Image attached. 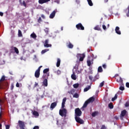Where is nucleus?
Instances as JSON below:
<instances>
[{
	"label": "nucleus",
	"mask_w": 129,
	"mask_h": 129,
	"mask_svg": "<svg viewBox=\"0 0 129 129\" xmlns=\"http://www.w3.org/2000/svg\"><path fill=\"white\" fill-rule=\"evenodd\" d=\"M94 100H95V98L93 97H90L89 99H88L87 100H86L82 108H86V107H87V105H88L89 103H90V102L92 103L93 102V101H94Z\"/></svg>",
	"instance_id": "1"
},
{
	"label": "nucleus",
	"mask_w": 129,
	"mask_h": 129,
	"mask_svg": "<svg viewBox=\"0 0 129 129\" xmlns=\"http://www.w3.org/2000/svg\"><path fill=\"white\" fill-rule=\"evenodd\" d=\"M59 113L61 116H64V117H66V116H67V110L66 108L60 109Z\"/></svg>",
	"instance_id": "2"
},
{
	"label": "nucleus",
	"mask_w": 129,
	"mask_h": 129,
	"mask_svg": "<svg viewBox=\"0 0 129 129\" xmlns=\"http://www.w3.org/2000/svg\"><path fill=\"white\" fill-rule=\"evenodd\" d=\"M75 116H81L82 114V111L79 108H77L75 110Z\"/></svg>",
	"instance_id": "3"
},
{
	"label": "nucleus",
	"mask_w": 129,
	"mask_h": 129,
	"mask_svg": "<svg viewBox=\"0 0 129 129\" xmlns=\"http://www.w3.org/2000/svg\"><path fill=\"white\" fill-rule=\"evenodd\" d=\"M43 67V66H40L38 69L35 72V77L36 78H39L40 77V71H41V69Z\"/></svg>",
	"instance_id": "4"
},
{
	"label": "nucleus",
	"mask_w": 129,
	"mask_h": 129,
	"mask_svg": "<svg viewBox=\"0 0 129 129\" xmlns=\"http://www.w3.org/2000/svg\"><path fill=\"white\" fill-rule=\"evenodd\" d=\"M75 118L76 121H77V122H78V123H80V124H83V123H84V121L81 118H80V117L75 116Z\"/></svg>",
	"instance_id": "5"
},
{
	"label": "nucleus",
	"mask_w": 129,
	"mask_h": 129,
	"mask_svg": "<svg viewBox=\"0 0 129 129\" xmlns=\"http://www.w3.org/2000/svg\"><path fill=\"white\" fill-rule=\"evenodd\" d=\"M77 58H79L80 57L79 61H80L81 62H82V61L84 60V58H85V54L84 53H83V54L79 53L77 55Z\"/></svg>",
	"instance_id": "6"
},
{
	"label": "nucleus",
	"mask_w": 129,
	"mask_h": 129,
	"mask_svg": "<svg viewBox=\"0 0 129 129\" xmlns=\"http://www.w3.org/2000/svg\"><path fill=\"white\" fill-rule=\"evenodd\" d=\"M18 124L20 129H25V122L22 120L18 121Z\"/></svg>",
	"instance_id": "7"
},
{
	"label": "nucleus",
	"mask_w": 129,
	"mask_h": 129,
	"mask_svg": "<svg viewBox=\"0 0 129 129\" xmlns=\"http://www.w3.org/2000/svg\"><path fill=\"white\" fill-rule=\"evenodd\" d=\"M76 28L77 30H81L82 31L84 30V26L82 25V24L79 23L76 25Z\"/></svg>",
	"instance_id": "8"
},
{
	"label": "nucleus",
	"mask_w": 129,
	"mask_h": 129,
	"mask_svg": "<svg viewBox=\"0 0 129 129\" xmlns=\"http://www.w3.org/2000/svg\"><path fill=\"white\" fill-rule=\"evenodd\" d=\"M48 43H49V39H46L44 44V47L45 48H49V47H52V44H48Z\"/></svg>",
	"instance_id": "9"
},
{
	"label": "nucleus",
	"mask_w": 129,
	"mask_h": 129,
	"mask_svg": "<svg viewBox=\"0 0 129 129\" xmlns=\"http://www.w3.org/2000/svg\"><path fill=\"white\" fill-rule=\"evenodd\" d=\"M126 114V110H123L121 112V114L120 115V118L123 119L124 116Z\"/></svg>",
	"instance_id": "10"
},
{
	"label": "nucleus",
	"mask_w": 129,
	"mask_h": 129,
	"mask_svg": "<svg viewBox=\"0 0 129 129\" xmlns=\"http://www.w3.org/2000/svg\"><path fill=\"white\" fill-rule=\"evenodd\" d=\"M57 106V102H54L53 103H52L50 105V109L51 110H53L55 107Z\"/></svg>",
	"instance_id": "11"
},
{
	"label": "nucleus",
	"mask_w": 129,
	"mask_h": 129,
	"mask_svg": "<svg viewBox=\"0 0 129 129\" xmlns=\"http://www.w3.org/2000/svg\"><path fill=\"white\" fill-rule=\"evenodd\" d=\"M115 33L118 35H121V32H120V30H119V27H118V26L115 27Z\"/></svg>",
	"instance_id": "12"
},
{
	"label": "nucleus",
	"mask_w": 129,
	"mask_h": 129,
	"mask_svg": "<svg viewBox=\"0 0 129 129\" xmlns=\"http://www.w3.org/2000/svg\"><path fill=\"white\" fill-rule=\"evenodd\" d=\"M42 84L43 86L47 87V86H48V79H45L42 82Z\"/></svg>",
	"instance_id": "13"
},
{
	"label": "nucleus",
	"mask_w": 129,
	"mask_h": 129,
	"mask_svg": "<svg viewBox=\"0 0 129 129\" xmlns=\"http://www.w3.org/2000/svg\"><path fill=\"white\" fill-rule=\"evenodd\" d=\"M116 81L118 82V83H120V84H122L123 80H122V79L120 77H118L116 79Z\"/></svg>",
	"instance_id": "14"
},
{
	"label": "nucleus",
	"mask_w": 129,
	"mask_h": 129,
	"mask_svg": "<svg viewBox=\"0 0 129 129\" xmlns=\"http://www.w3.org/2000/svg\"><path fill=\"white\" fill-rule=\"evenodd\" d=\"M55 15H56V11H53L50 15L49 18L50 19H54L55 17Z\"/></svg>",
	"instance_id": "15"
},
{
	"label": "nucleus",
	"mask_w": 129,
	"mask_h": 129,
	"mask_svg": "<svg viewBox=\"0 0 129 129\" xmlns=\"http://www.w3.org/2000/svg\"><path fill=\"white\" fill-rule=\"evenodd\" d=\"M67 100V99L66 98H64L62 99V102L61 103V108H64V107H65V103L66 102V100Z\"/></svg>",
	"instance_id": "16"
},
{
	"label": "nucleus",
	"mask_w": 129,
	"mask_h": 129,
	"mask_svg": "<svg viewBox=\"0 0 129 129\" xmlns=\"http://www.w3.org/2000/svg\"><path fill=\"white\" fill-rule=\"evenodd\" d=\"M51 0H39L38 3L40 4H45L46 3H48V2H50Z\"/></svg>",
	"instance_id": "17"
},
{
	"label": "nucleus",
	"mask_w": 129,
	"mask_h": 129,
	"mask_svg": "<svg viewBox=\"0 0 129 129\" xmlns=\"http://www.w3.org/2000/svg\"><path fill=\"white\" fill-rule=\"evenodd\" d=\"M98 79H99V74H97L96 76H95L93 80V82H95V81H96Z\"/></svg>",
	"instance_id": "18"
},
{
	"label": "nucleus",
	"mask_w": 129,
	"mask_h": 129,
	"mask_svg": "<svg viewBox=\"0 0 129 129\" xmlns=\"http://www.w3.org/2000/svg\"><path fill=\"white\" fill-rule=\"evenodd\" d=\"M94 29L96 30V31H101V28H100V26H99V25L96 26L94 28Z\"/></svg>",
	"instance_id": "19"
},
{
	"label": "nucleus",
	"mask_w": 129,
	"mask_h": 129,
	"mask_svg": "<svg viewBox=\"0 0 129 129\" xmlns=\"http://www.w3.org/2000/svg\"><path fill=\"white\" fill-rule=\"evenodd\" d=\"M60 63H61V60H60V58H57V62H56V67H60Z\"/></svg>",
	"instance_id": "20"
},
{
	"label": "nucleus",
	"mask_w": 129,
	"mask_h": 129,
	"mask_svg": "<svg viewBox=\"0 0 129 129\" xmlns=\"http://www.w3.org/2000/svg\"><path fill=\"white\" fill-rule=\"evenodd\" d=\"M90 88H91V86H88L87 87H86L84 89V92H86L87 91H88L90 89Z\"/></svg>",
	"instance_id": "21"
},
{
	"label": "nucleus",
	"mask_w": 129,
	"mask_h": 129,
	"mask_svg": "<svg viewBox=\"0 0 129 129\" xmlns=\"http://www.w3.org/2000/svg\"><path fill=\"white\" fill-rule=\"evenodd\" d=\"M30 37H31V38H33V39H36V38H37V35L35 33L33 32L30 35Z\"/></svg>",
	"instance_id": "22"
},
{
	"label": "nucleus",
	"mask_w": 129,
	"mask_h": 129,
	"mask_svg": "<svg viewBox=\"0 0 129 129\" xmlns=\"http://www.w3.org/2000/svg\"><path fill=\"white\" fill-rule=\"evenodd\" d=\"M88 2V5L90 6V7H92L93 6V3H92V1L91 0H87Z\"/></svg>",
	"instance_id": "23"
},
{
	"label": "nucleus",
	"mask_w": 129,
	"mask_h": 129,
	"mask_svg": "<svg viewBox=\"0 0 129 129\" xmlns=\"http://www.w3.org/2000/svg\"><path fill=\"white\" fill-rule=\"evenodd\" d=\"M98 114V111H95L92 113V116L93 117H95V116H96Z\"/></svg>",
	"instance_id": "24"
},
{
	"label": "nucleus",
	"mask_w": 129,
	"mask_h": 129,
	"mask_svg": "<svg viewBox=\"0 0 129 129\" xmlns=\"http://www.w3.org/2000/svg\"><path fill=\"white\" fill-rule=\"evenodd\" d=\"M33 115H34V116H39V113L37 112V111H34L33 112Z\"/></svg>",
	"instance_id": "25"
},
{
	"label": "nucleus",
	"mask_w": 129,
	"mask_h": 129,
	"mask_svg": "<svg viewBox=\"0 0 129 129\" xmlns=\"http://www.w3.org/2000/svg\"><path fill=\"white\" fill-rule=\"evenodd\" d=\"M15 48H16V47H14V46L11 47L10 51L11 53H15V51H15Z\"/></svg>",
	"instance_id": "26"
},
{
	"label": "nucleus",
	"mask_w": 129,
	"mask_h": 129,
	"mask_svg": "<svg viewBox=\"0 0 129 129\" xmlns=\"http://www.w3.org/2000/svg\"><path fill=\"white\" fill-rule=\"evenodd\" d=\"M117 99V94H116L114 97H113L111 99L112 101H114L116 99Z\"/></svg>",
	"instance_id": "27"
},
{
	"label": "nucleus",
	"mask_w": 129,
	"mask_h": 129,
	"mask_svg": "<svg viewBox=\"0 0 129 129\" xmlns=\"http://www.w3.org/2000/svg\"><path fill=\"white\" fill-rule=\"evenodd\" d=\"M6 80V76H3L1 79H0V82H2L3 81H5Z\"/></svg>",
	"instance_id": "28"
},
{
	"label": "nucleus",
	"mask_w": 129,
	"mask_h": 129,
	"mask_svg": "<svg viewBox=\"0 0 129 129\" xmlns=\"http://www.w3.org/2000/svg\"><path fill=\"white\" fill-rule=\"evenodd\" d=\"M103 70H102V67H99L98 68V72H102Z\"/></svg>",
	"instance_id": "29"
},
{
	"label": "nucleus",
	"mask_w": 129,
	"mask_h": 129,
	"mask_svg": "<svg viewBox=\"0 0 129 129\" xmlns=\"http://www.w3.org/2000/svg\"><path fill=\"white\" fill-rule=\"evenodd\" d=\"M18 37H23L22 31L20 30H18Z\"/></svg>",
	"instance_id": "30"
},
{
	"label": "nucleus",
	"mask_w": 129,
	"mask_h": 129,
	"mask_svg": "<svg viewBox=\"0 0 129 129\" xmlns=\"http://www.w3.org/2000/svg\"><path fill=\"white\" fill-rule=\"evenodd\" d=\"M44 32L46 34V35H48L49 34V28H46L44 29Z\"/></svg>",
	"instance_id": "31"
},
{
	"label": "nucleus",
	"mask_w": 129,
	"mask_h": 129,
	"mask_svg": "<svg viewBox=\"0 0 129 129\" xmlns=\"http://www.w3.org/2000/svg\"><path fill=\"white\" fill-rule=\"evenodd\" d=\"M72 79H73V80H76V75L75 74H72L71 75Z\"/></svg>",
	"instance_id": "32"
},
{
	"label": "nucleus",
	"mask_w": 129,
	"mask_h": 129,
	"mask_svg": "<svg viewBox=\"0 0 129 129\" xmlns=\"http://www.w3.org/2000/svg\"><path fill=\"white\" fill-rule=\"evenodd\" d=\"M16 53V54H19V49H18V48L16 47L14 48V53Z\"/></svg>",
	"instance_id": "33"
},
{
	"label": "nucleus",
	"mask_w": 129,
	"mask_h": 129,
	"mask_svg": "<svg viewBox=\"0 0 129 129\" xmlns=\"http://www.w3.org/2000/svg\"><path fill=\"white\" fill-rule=\"evenodd\" d=\"M48 51H49V49H45L44 50H42L41 51V54H45V53H46V52H48Z\"/></svg>",
	"instance_id": "34"
},
{
	"label": "nucleus",
	"mask_w": 129,
	"mask_h": 129,
	"mask_svg": "<svg viewBox=\"0 0 129 129\" xmlns=\"http://www.w3.org/2000/svg\"><path fill=\"white\" fill-rule=\"evenodd\" d=\"M68 47V48H70V49H72V48H73V44L70 42Z\"/></svg>",
	"instance_id": "35"
},
{
	"label": "nucleus",
	"mask_w": 129,
	"mask_h": 129,
	"mask_svg": "<svg viewBox=\"0 0 129 129\" xmlns=\"http://www.w3.org/2000/svg\"><path fill=\"white\" fill-rule=\"evenodd\" d=\"M73 97H74L75 98H78V97H79V95L78 94V93H76L73 95Z\"/></svg>",
	"instance_id": "36"
},
{
	"label": "nucleus",
	"mask_w": 129,
	"mask_h": 129,
	"mask_svg": "<svg viewBox=\"0 0 129 129\" xmlns=\"http://www.w3.org/2000/svg\"><path fill=\"white\" fill-rule=\"evenodd\" d=\"M108 107H109L110 109H112V108H113V105L112 104V103H109L108 104Z\"/></svg>",
	"instance_id": "37"
},
{
	"label": "nucleus",
	"mask_w": 129,
	"mask_h": 129,
	"mask_svg": "<svg viewBox=\"0 0 129 129\" xmlns=\"http://www.w3.org/2000/svg\"><path fill=\"white\" fill-rule=\"evenodd\" d=\"M74 88H78L79 87V84H75L73 85Z\"/></svg>",
	"instance_id": "38"
},
{
	"label": "nucleus",
	"mask_w": 129,
	"mask_h": 129,
	"mask_svg": "<svg viewBox=\"0 0 129 129\" xmlns=\"http://www.w3.org/2000/svg\"><path fill=\"white\" fill-rule=\"evenodd\" d=\"M87 65H88V66H89V67H90V66H91V61H90V60H88L87 61Z\"/></svg>",
	"instance_id": "39"
},
{
	"label": "nucleus",
	"mask_w": 129,
	"mask_h": 129,
	"mask_svg": "<svg viewBox=\"0 0 129 129\" xmlns=\"http://www.w3.org/2000/svg\"><path fill=\"white\" fill-rule=\"evenodd\" d=\"M49 69H45L43 70V73L44 74H46V73H48V72L49 71Z\"/></svg>",
	"instance_id": "40"
},
{
	"label": "nucleus",
	"mask_w": 129,
	"mask_h": 129,
	"mask_svg": "<svg viewBox=\"0 0 129 129\" xmlns=\"http://www.w3.org/2000/svg\"><path fill=\"white\" fill-rule=\"evenodd\" d=\"M37 21L39 24H41V22H43V20H42V18H41V17H39Z\"/></svg>",
	"instance_id": "41"
},
{
	"label": "nucleus",
	"mask_w": 129,
	"mask_h": 129,
	"mask_svg": "<svg viewBox=\"0 0 129 129\" xmlns=\"http://www.w3.org/2000/svg\"><path fill=\"white\" fill-rule=\"evenodd\" d=\"M104 85V81H103L100 84L99 87H102Z\"/></svg>",
	"instance_id": "42"
},
{
	"label": "nucleus",
	"mask_w": 129,
	"mask_h": 129,
	"mask_svg": "<svg viewBox=\"0 0 129 129\" xmlns=\"http://www.w3.org/2000/svg\"><path fill=\"white\" fill-rule=\"evenodd\" d=\"M89 79L90 81H93V80H92L93 79V77H92V76H89Z\"/></svg>",
	"instance_id": "43"
},
{
	"label": "nucleus",
	"mask_w": 129,
	"mask_h": 129,
	"mask_svg": "<svg viewBox=\"0 0 129 129\" xmlns=\"http://www.w3.org/2000/svg\"><path fill=\"white\" fill-rule=\"evenodd\" d=\"M120 90H121V91H123L124 90V87L122 86H120L119 88Z\"/></svg>",
	"instance_id": "44"
},
{
	"label": "nucleus",
	"mask_w": 129,
	"mask_h": 129,
	"mask_svg": "<svg viewBox=\"0 0 129 129\" xmlns=\"http://www.w3.org/2000/svg\"><path fill=\"white\" fill-rule=\"evenodd\" d=\"M57 75H60V74H61V71L60 70H57L56 72Z\"/></svg>",
	"instance_id": "45"
},
{
	"label": "nucleus",
	"mask_w": 129,
	"mask_h": 129,
	"mask_svg": "<svg viewBox=\"0 0 129 129\" xmlns=\"http://www.w3.org/2000/svg\"><path fill=\"white\" fill-rule=\"evenodd\" d=\"M37 86H39V85H38V83L35 82L34 86V88H35V87H37Z\"/></svg>",
	"instance_id": "46"
},
{
	"label": "nucleus",
	"mask_w": 129,
	"mask_h": 129,
	"mask_svg": "<svg viewBox=\"0 0 129 129\" xmlns=\"http://www.w3.org/2000/svg\"><path fill=\"white\" fill-rule=\"evenodd\" d=\"M23 5L24 6V7H27V4H26V2H25V1H23Z\"/></svg>",
	"instance_id": "47"
},
{
	"label": "nucleus",
	"mask_w": 129,
	"mask_h": 129,
	"mask_svg": "<svg viewBox=\"0 0 129 129\" xmlns=\"http://www.w3.org/2000/svg\"><path fill=\"white\" fill-rule=\"evenodd\" d=\"M101 129H106V127L105 126V125H102L101 127Z\"/></svg>",
	"instance_id": "48"
},
{
	"label": "nucleus",
	"mask_w": 129,
	"mask_h": 129,
	"mask_svg": "<svg viewBox=\"0 0 129 129\" xmlns=\"http://www.w3.org/2000/svg\"><path fill=\"white\" fill-rule=\"evenodd\" d=\"M125 106H126V107H128L129 106V103L128 102H126L125 104Z\"/></svg>",
	"instance_id": "49"
},
{
	"label": "nucleus",
	"mask_w": 129,
	"mask_h": 129,
	"mask_svg": "<svg viewBox=\"0 0 129 129\" xmlns=\"http://www.w3.org/2000/svg\"><path fill=\"white\" fill-rule=\"evenodd\" d=\"M40 127L39 126H35L33 129H39Z\"/></svg>",
	"instance_id": "50"
},
{
	"label": "nucleus",
	"mask_w": 129,
	"mask_h": 129,
	"mask_svg": "<svg viewBox=\"0 0 129 129\" xmlns=\"http://www.w3.org/2000/svg\"><path fill=\"white\" fill-rule=\"evenodd\" d=\"M102 28H103V30H106V26L105 25H103Z\"/></svg>",
	"instance_id": "51"
},
{
	"label": "nucleus",
	"mask_w": 129,
	"mask_h": 129,
	"mask_svg": "<svg viewBox=\"0 0 129 129\" xmlns=\"http://www.w3.org/2000/svg\"><path fill=\"white\" fill-rule=\"evenodd\" d=\"M126 87H127V88H129V83L128 82L126 83Z\"/></svg>",
	"instance_id": "52"
},
{
	"label": "nucleus",
	"mask_w": 129,
	"mask_h": 129,
	"mask_svg": "<svg viewBox=\"0 0 129 129\" xmlns=\"http://www.w3.org/2000/svg\"><path fill=\"white\" fill-rule=\"evenodd\" d=\"M90 51H93V50H92L91 48H88L87 50V52H90Z\"/></svg>",
	"instance_id": "53"
},
{
	"label": "nucleus",
	"mask_w": 129,
	"mask_h": 129,
	"mask_svg": "<svg viewBox=\"0 0 129 129\" xmlns=\"http://www.w3.org/2000/svg\"><path fill=\"white\" fill-rule=\"evenodd\" d=\"M6 129H10V125H6Z\"/></svg>",
	"instance_id": "54"
},
{
	"label": "nucleus",
	"mask_w": 129,
	"mask_h": 129,
	"mask_svg": "<svg viewBox=\"0 0 129 129\" xmlns=\"http://www.w3.org/2000/svg\"><path fill=\"white\" fill-rule=\"evenodd\" d=\"M41 18H42L43 19V20H44V19H46V17H45L44 15H41Z\"/></svg>",
	"instance_id": "55"
},
{
	"label": "nucleus",
	"mask_w": 129,
	"mask_h": 129,
	"mask_svg": "<svg viewBox=\"0 0 129 129\" xmlns=\"http://www.w3.org/2000/svg\"><path fill=\"white\" fill-rule=\"evenodd\" d=\"M114 118L116 120H118V116H115Z\"/></svg>",
	"instance_id": "56"
},
{
	"label": "nucleus",
	"mask_w": 129,
	"mask_h": 129,
	"mask_svg": "<svg viewBox=\"0 0 129 129\" xmlns=\"http://www.w3.org/2000/svg\"><path fill=\"white\" fill-rule=\"evenodd\" d=\"M11 90H13V89H14V85L13 84L11 85Z\"/></svg>",
	"instance_id": "57"
},
{
	"label": "nucleus",
	"mask_w": 129,
	"mask_h": 129,
	"mask_svg": "<svg viewBox=\"0 0 129 129\" xmlns=\"http://www.w3.org/2000/svg\"><path fill=\"white\" fill-rule=\"evenodd\" d=\"M128 13L126 14V16L129 17V6L128 7Z\"/></svg>",
	"instance_id": "58"
},
{
	"label": "nucleus",
	"mask_w": 129,
	"mask_h": 129,
	"mask_svg": "<svg viewBox=\"0 0 129 129\" xmlns=\"http://www.w3.org/2000/svg\"><path fill=\"white\" fill-rule=\"evenodd\" d=\"M16 87H20V84L19 83H16Z\"/></svg>",
	"instance_id": "59"
},
{
	"label": "nucleus",
	"mask_w": 129,
	"mask_h": 129,
	"mask_svg": "<svg viewBox=\"0 0 129 129\" xmlns=\"http://www.w3.org/2000/svg\"><path fill=\"white\" fill-rule=\"evenodd\" d=\"M102 67H103V68H104V69H105V68H106V64H103Z\"/></svg>",
	"instance_id": "60"
},
{
	"label": "nucleus",
	"mask_w": 129,
	"mask_h": 129,
	"mask_svg": "<svg viewBox=\"0 0 129 129\" xmlns=\"http://www.w3.org/2000/svg\"><path fill=\"white\" fill-rule=\"evenodd\" d=\"M0 16H1V17H3V16H4V13H3V12H0Z\"/></svg>",
	"instance_id": "61"
},
{
	"label": "nucleus",
	"mask_w": 129,
	"mask_h": 129,
	"mask_svg": "<svg viewBox=\"0 0 129 129\" xmlns=\"http://www.w3.org/2000/svg\"><path fill=\"white\" fill-rule=\"evenodd\" d=\"M117 76H119V75L118 74H115L114 77H117Z\"/></svg>",
	"instance_id": "62"
},
{
	"label": "nucleus",
	"mask_w": 129,
	"mask_h": 129,
	"mask_svg": "<svg viewBox=\"0 0 129 129\" xmlns=\"http://www.w3.org/2000/svg\"><path fill=\"white\" fill-rule=\"evenodd\" d=\"M2 126H3V125H2L1 123H0V129H2Z\"/></svg>",
	"instance_id": "63"
},
{
	"label": "nucleus",
	"mask_w": 129,
	"mask_h": 129,
	"mask_svg": "<svg viewBox=\"0 0 129 129\" xmlns=\"http://www.w3.org/2000/svg\"><path fill=\"white\" fill-rule=\"evenodd\" d=\"M110 58H111L110 55H109V57H108V59L109 60L110 59Z\"/></svg>",
	"instance_id": "64"
}]
</instances>
